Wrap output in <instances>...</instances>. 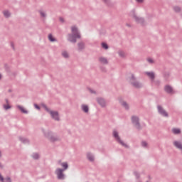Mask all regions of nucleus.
<instances>
[{"label":"nucleus","instance_id":"obj_1","mask_svg":"<svg viewBox=\"0 0 182 182\" xmlns=\"http://www.w3.org/2000/svg\"><path fill=\"white\" fill-rule=\"evenodd\" d=\"M71 32L72 34L68 35V41H70V42H73V43H75L76 39H80V34L79 33L77 27L75 26H72Z\"/></svg>","mask_w":182,"mask_h":182},{"label":"nucleus","instance_id":"obj_2","mask_svg":"<svg viewBox=\"0 0 182 182\" xmlns=\"http://www.w3.org/2000/svg\"><path fill=\"white\" fill-rule=\"evenodd\" d=\"M42 106H43V107H44V109H45V110H46V112H48V113H50L52 119H53L54 120L59 121V113H58V112L52 111V110L48 109V107L45 105H43Z\"/></svg>","mask_w":182,"mask_h":182},{"label":"nucleus","instance_id":"obj_3","mask_svg":"<svg viewBox=\"0 0 182 182\" xmlns=\"http://www.w3.org/2000/svg\"><path fill=\"white\" fill-rule=\"evenodd\" d=\"M130 82L134 87H136V89H139L141 86V84L139 83L137 81H136V78L134 77V75H132L130 77Z\"/></svg>","mask_w":182,"mask_h":182},{"label":"nucleus","instance_id":"obj_4","mask_svg":"<svg viewBox=\"0 0 182 182\" xmlns=\"http://www.w3.org/2000/svg\"><path fill=\"white\" fill-rule=\"evenodd\" d=\"M65 170L60 169V168H57L55 170V174L58 178V180H64L65 179V174H63V171Z\"/></svg>","mask_w":182,"mask_h":182},{"label":"nucleus","instance_id":"obj_5","mask_svg":"<svg viewBox=\"0 0 182 182\" xmlns=\"http://www.w3.org/2000/svg\"><path fill=\"white\" fill-rule=\"evenodd\" d=\"M113 136H114V137H115V139L117 140V141H119V143H120V144H122V146H124V147H127V145L126 144H124L123 141L120 140V137L119 136V134L117 133V131L114 130Z\"/></svg>","mask_w":182,"mask_h":182},{"label":"nucleus","instance_id":"obj_6","mask_svg":"<svg viewBox=\"0 0 182 182\" xmlns=\"http://www.w3.org/2000/svg\"><path fill=\"white\" fill-rule=\"evenodd\" d=\"M132 123L134 124H135L136 129H139L140 128V124H139V117H132Z\"/></svg>","mask_w":182,"mask_h":182},{"label":"nucleus","instance_id":"obj_7","mask_svg":"<svg viewBox=\"0 0 182 182\" xmlns=\"http://www.w3.org/2000/svg\"><path fill=\"white\" fill-rule=\"evenodd\" d=\"M158 110L162 116H164L165 117H167L168 116V114L167 112H166L161 106H158Z\"/></svg>","mask_w":182,"mask_h":182},{"label":"nucleus","instance_id":"obj_8","mask_svg":"<svg viewBox=\"0 0 182 182\" xmlns=\"http://www.w3.org/2000/svg\"><path fill=\"white\" fill-rule=\"evenodd\" d=\"M164 90L166 92V93H173V87H171L170 85H166Z\"/></svg>","mask_w":182,"mask_h":182},{"label":"nucleus","instance_id":"obj_9","mask_svg":"<svg viewBox=\"0 0 182 182\" xmlns=\"http://www.w3.org/2000/svg\"><path fill=\"white\" fill-rule=\"evenodd\" d=\"M97 102L99 105H100V106H102V107H105V106H106V101H105V100H103L102 98H99L97 100Z\"/></svg>","mask_w":182,"mask_h":182},{"label":"nucleus","instance_id":"obj_10","mask_svg":"<svg viewBox=\"0 0 182 182\" xmlns=\"http://www.w3.org/2000/svg\"><path fill=\"white\" fill-rule=\"evenodd\" d=\"M174 146L177 147V149H179L180 150H182V144L178 141H175L173 143Z\"/></svg>","mask_w":182,"mask_h":182},{"label":"nucleus","instance_id":"obj_11","mask_svg":"<svg viewBox=\"0 0 182 182\" xmlns=\"http://www.w3.org/2000/svg\"><path fill=\"white\" fill-rule=\"evenodd\" d=\"M82 109L83 112H85V113H87V112H89V107H87V105H82Z\"/></svg>","mask_w":182,"mask_h":182},{"label":"nucleus","instance_id":"obj_12","mask_svg":"<svg viewBox=\"0 0 182 182\" xmlns=\"http://www.w3.org/2000/svg\"><path fill=\"white\" fill-rule=\"evenodd\" d=\"M146 75H147L150 79H151L153 80V79H154V73H150V72H146Z\"/></svg>","mask_w":182,"mask_h":182},{"label":"nucleus","instance_id":"obj_13","mask_svg":"<svg viewBox=\"0 0 182 182\" xmlns=\"http://www.w3.org/2000/svg\"><path fill=\"white\" fill-rule=\"evenodd\" d=\"M17 107L19 109V110H21V112H22V113H28V111H26L23 107L18 105Z\"/></svg>","mask_w":182,"mask_h":182},{"label":"nucleus","instance_id":"obj_14","mask_svg":"<svg viewBox=\"0 0 182 182\" xmlns=\"http://www.w3.org/2000/svg\"><path fill=\"white\" fill-rule=\"evenodd\" d=\"M6 105H4V107L5 110H8V109H11V107L9 106V103L8 102V100H6Z\"/></svg>","mask_w":182,"mask_h":182},{"label":"nucleus","instance_id":"obj_15","mask_svg":"<svg viewBox=\"0 0 182 182\" xmlns=\"http://www.w3.org/2000/svg\"><path fill=\"white\" fill-rule=\"evenodd\" d=\"M3 14L6 18H9L11 16V13L8 11H4Z\"/></svg>","mask_w":182,"mask_h":182},{"label":"nucleus","instance_id":"obj_16","mask_svg":"<svg viewBox=\"0 0 182 182\" xmlns=\"http://www.w3.org/2000/svg\"><path fill=\"white\" fill-rule=\"evenodd\" d=\"M87 156L88 160H90V161H93V160H95L93 155H92L90 154H87Z\"/></svg>","mask_w":182,"mask_h":182},{"label":"nucleus","instance_id":"obj_17","mask_svg":"<svg viewBox=\"0 0 182 182\" xmlns=\"http://www.w3.org/2000/svg\"><path fill=\"white\" fill-rule=\"evenodd\" d=\"M100 62H101V63H103L105 65L107 63V60L105 58H100Z\"/></svg>","mask_w":182,"mask_h":182},{"label":"nucleus","instance_id":"obj_18","mask_svg":"<svg viewBox=\"0 0 182 182\" xmlns=\"http://www.w3.org/2000/svg\"><path fill=\"white\" fill-rule=\"evenodd\" d=\"M172 132H173V133H174V134H178L181 133L180 129H176V128L173 129Z\"/></svg>","mask_w":182,"mask_h":182},{"label":"nucleus","instance_id":"obj_19","mask_svg":"<svg viewBox=\"0 0 182 182\" xmlns=\"http://www.w3.org/2000/svg\"><path fill=\"white\" fill-rule=\"evenodd\" d=\"M135 19H136V22H139V23H143V22H144L143 18H140L137 16H135Z\"/></svg>","mask_w":182,"mask_h":182},{"label":"nucleus","instance_id":"obj_20","mask_svg":"<svg viewBox=\"0 0 182 182\" xmlns=\"http://www.w3.org/2000/svg\"><path fill=\"white\" fill-rule=\"evenodd\" d=\"M48 39H49V41H50V42H55L56 41V39H55V38H53V36H52V34H50L48 36Z\"/></svg>","mask_w":182,"mask_h":182},{"label":"nucleus","instance_id":"obj_21","mask_svg":"<svg viewBox=\"0 0 182 182\" xmlns=\"http://www.w3.org/2000/svg\"><path fill=\"white\" fill-rule=\"evenodd\" d=\"M60 164H61L62 167H63L64 170H67V168L68 167V163L64 162V163H61Z\"/></svg>","mask_w":182,"mask_h":182},{"label":"nucleus","instance_id":"obj_22","mask_svg":"<svg viewBox=\"0 0 182 182\" xmlns=\"http://www.w3.org/2000/svg\"><path fill=\"white\" fill-rule=\"evenodd\" d=\"M121 105L122 106H124V107H125V109H129V105L124 101H122L121 102Z\"/></svg>","mask_w":182,"mask_h":182},{"label":"nucleus","instance_id":"obj_23","mask_svg":"<svg viewBox=\"0 0 182 182\" xmlns=\"http://www.w3.org/2000/svg\"><path fill=\"white\" fill-rule=\"evenodd\" d=\"M50 140V141H58V140H59V138L55 137V136H51Z\"/></svg>","mask_w":182,"mask_h":182},{"label":"nucleus","instance_id":"obj_24","mask_svg":"<svg viewBox=\"0 0 182 182\" xmlns=\"http://www.w3.org/2000/svg\"><path fill=\"white\" fill-rule=\"evenodd\" d=\"M62 55L63 56V58H69V54L66 51H63L62 53Z\"/></svg>","mask_w":182,"mask_h":182},{"label":"nucleus","instance_id":"obj_25","mask_svg":"<svg viewBox=\"0 0 182 182\" xmlns=\"http://www.w3.org/2000/svg\"><path fill=\"white\" fill-rule=\"evenodd\" d=\"M79 49H83L85 48V44L83 43H80L78 44Z\"/></svg>","mask_w":182,"mask_h":182},{"label":"nucleus","instance_id":"obj_26","mask_svg":"<svg viewBox=\"0 0 182 182\" xmlns=\"http://www.w3.org/2000/svg\"><path fill=\"white\" fill-rule=\"evenodd\" d=\"M102 46L104 49H109V46H107V44L102 43Z\"/></svg>","mask_w":182,"mask_h":182},{"label":"nucleus","instance_id":"obj_27","mask_svg":"<svg viewBox=\"0 0 182 182\" xmlns=\"http://www.w3.org/2000/svg\"><path fill=\"white\" fill-rule=\"evenodd\" d=\"M119 54V56H122V58H124V56H126V53H124V52L123 51H120Z\"/></svg>","mask_w":182,"mask_h":182},{"label":"nucleus","instance_id":"obj_28","mask_svg":"<svg viewBox=\"0 0 182 182\" xmlns=\"http://www.w3.org/2000/svg\"><path fill=\"white\" fill-rule=\"evenodd\" d=\"M33 158L35 159V160L39 159V155L38 154H34L33 155Z\"/></svg>","mask_w":182,"mask_h":182},{"label":"nucleus","instance_id":"obj_29","mask_svg":"<svg viewBox=\"0 0 182 182\" xmlns=\"http://www.w3.org/2000/svg\"><path fill=\"white\" fill-rule=\"evenodd\" d=\"M147 61L149 62V63H154V60H153V59L151 58H148Z\"/></svg>","mask_w":182,"mask_h":182},{"label":"nucleus","instance_id":"obj_30","mask_svg":"<svg viewBox=\"0 0 182 182\" xmlns=\"http://www.w3.org/2000/svg\"><path fill=\"white\" fill-rule=\"evenodd\" d=\"M174 10L176 11V12H178L180 11V7L178 6L174 7Z\"/></svg>","mask_w":182,"mask_h":182},{"label":"nucleus","instance_id":"obj_31","mask_svg":"<svg viewBox=\"0 0 182 182\" xmlns=\"http://www.w3.org/2000/svg\"><path fill=\"white\" fill-rule=\"evenodd\" d=\"M141 144H142L143 147H146V146H147V142L143 141V142L141 143Z\"/></svg>","mask_w":182,"mask_h":182},{"label":"nucleus","instance_id":"obj_32","mask_svg":"<svg viewBox=\"0 0 182 182\" xmlns=\"http://www.w3.org/2000/svg\"><path fill=\"white\" fill-rule=\"evenodd\" d=\"M34 107H35L36 109H37L38 110H39V109H41V107H40L38 105H36V104L34 105Z\"/></svg>","mask_w":182,"mask_h":182},{"label":"nucleus","instance_id":"obj_33","mask_svg":"<svg viewBox=\"0 0 182 182\" xmlns=\"http://www.w3.org/2000/svg\"><path fill=\"white\" fill-rule=\"evenodd\" d=\"M40 14H41V16H43V17L46 16V15H45L43 11H40Z\"/></svg>","mask_w":182,"mask_h":182},{"label":"nucleus","instance_id":"obj_34","mask_svg":"<svg viewBox=\"0 0 182 182\" xmlns=\"http://www.w3.org/2000/svg\"><path fill=\"white\" fill-rule=\"evenodd\" d=\"M21 141H23V143H25V141H27V140L23 138H21Z\"/></svg>","mask_w":182,"mask_h":182},{"label":"nucleus","instance_id":"obj_35","mask_svg":"<svg viewBox=\"0 0 182 182\" xmlns=\"http://www.w3.org/2000/svg\"><path fill=\"white\" fill-rule=\"evenodd\" d=\"M136 2H139V4H141V2H143L144 0H136Z\"/></svg>","mask_w":182,"mask_h":182},{"label":"nucleus","instance_id":"obj_36","mask_svg":"<svg viewBox=\"0 0 182 182\" xmlns=\"http://www.w3.org/2000/svg\"><path fill=\"white\" fill-rule=\"evenodd\" d=\"M60 22H63V18H60Z\"/></svg>","mask_w":182,"mask_h":182},{"label":"nucleus","instance_id":"obj_37","mask_svg":"<svg viewBox=\"0 0 182 182\" xmlns=\"http://www.w3.org/2000/svg\"><path fill=\"white\" fill-rule=\"evenodd\" d=\"M11 46H12V48H14V43H11Z\"/></svg>","mask_w":182,"mask_h":182},{"label":"nucleus","instance_id":"obj_38","mask_svg":"<svg viewBox=\"0 0 182 182\" xmlns=\"http://www.w3.org/2000/svg\"><path fill=\"white\" fill-rule=\"evenodd\" d=\"M2 77V75L0 74V79Z\"/></svg>","mask_w":182,"mask_h":182},{"label":"nucleus","instance_id":"obj_39","mask_svg":"<svg viewBox=\"0 0 182 182\" xmlns=\"http://www.w3.org/2000/svg\"><path fill=\"white\" fill-rule=\"evenodd\" d=\"M0 167H2V165L0 164Z\"/></svg>","mask_w":182,"mask_h":182}]
</instances>
